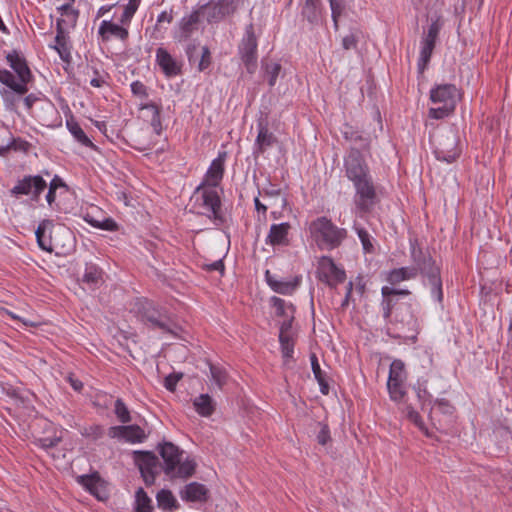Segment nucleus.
Returning <instances> with one entry per match:
<instances>
[{
	"mask_svg": "<svg viewBox=\"0 0 512 512\" xmlns=\"http://www.w3.org/2000/svg\"><path fill=\"white\" fill-rule=\"evenodd\" d=\"M448 116V103L433 105L429 109L431 119H444Z\"/></svg>",
	"mask_w": 512,
	"mask_h": 512,
	"instance_id": "obj_48",
	"label": "nucleus"
},
{
	"mask_svg": "<svg viewBox=\"0 0 512 512\" xmlns=\"http://www.w3.org/2000/svg\"><path fill=\"white\" fill-rule=\"evenodd\" d=\"M210 374L212 381L217 385L218 388H222L227 382L226 369L219 365H209Z\"/></svg>",
	"mask_w": 512,
	"mask_h": 512,
	"instance_id": "obj_43",
	"label": "nucleus"
},
{
	"mask_svg": "<svg viewBox=\"0 0 512 512\" xmlns=\"http://www.w3.org/2000/svg\"><path fill=\"white\" fill-rule=\"evenodd\" d=\"M295 341L280 342L281 352L283 358L288 361L293 358Z\"/></svg>",
	"mask_w": 512,
	"mask_h": 512,
	"instance_id": "obj_56",
	"label": "nucleus"
},
{
	"mask_svg": "<svg viewBox=\"0 0 512 512\" xmlns=\"http://www.w3.org/2000/svg\"><path fill=\"white\" fill-rule=\"evenodd\" d=\"M142 320L151 329H158L162 333L176 334V325L172 320L150 303H146L143 308Z\"/></svg>",
	"mask_w": 512,
	"mask_h": 512,
	"instance_id": "obj_11",
	"label": "nucleus"
},
{
	"mask_svg": "<svg viewBox=\"0 0 512 512\" xmlns=\"http://www.w3.org/2000/svg\"><path fill=\"white\" fill-rule=\"evenodd\" d=\"M343 170L355 190V214L362 217L370 213L377 202V192L369 165L359 149L351 148L344 156Z\"/></svg>",
	"mask_w": 512,
	"mask_h": 512,
	"instance_id": "obj_1",
	"label": "nucleus"
},
{
	"mask_svg": "<svg viewBox=\"0 0 512 512\" xmlns=\"http://www.w3.org/2000/svg\"><path fill=\"white\" fill-rule=\"evenodd\" d=\"M158 506L162 509L174 511L179 507V503L173 493L168 489L160 490L156 495Z\"/></svg>",
	"mask_w": 512,
	"mask_h": 512,
	"instance_id": "obj_37",
	"label": "nucleus"
},
{
	"mask_svg": "<svg viewBox=\"0 0 512 512\" xmlns=\"http://www.w3.org/2000/svg\"><path fill=\"white\" fill-rule=\"evenodd\" d=\"M225 158L226 153L223 152L212 160L199 185L215 189L220 187L225 172Z\"/></svg>",
	"mask_w": 512,
	"mask_h": 512,
	"instance_id": "obj_17",
	"label": "nucleus"
},
{
	"mask_svg": "<svg viewBox=\"0 0 512 512\" xmlns=\"http://www.w3.org/2000/svg\"><path fill=\"white\" fill-rule=\"evenodd\" d=\"M440 29L441 25L438 21L432 22L421 40L420 56L417 64L420 73H423L430 61Z\"/></svg>",
	"mask_w": 512,
	"mask_h": 512,
	"instance_id": "obj_13",
	"label": "nucleus"
},
{
	"mask_svg": "<svg viewBox=\"0 0 512 512\" xmlns=\"http://www.w3.org/2000/svg\"><path fill=\"white\" fill-rule=\"evenodd\" d=\"M258 41L252 23L246 26L244 36L239 44L238 51L242 62L248 72L252 73L257 63Z\"/></svg>",
	"mask_w": 512,
	"mask_h": 512,
	"instance_id": "obj_10",
	"label": "nucleus"
},
{
	"mask_svg": "<svg viewBox=\"0 0 512 512\" xmlns=\"http://www.w3.org/2000/svg\"><path fill=\"white\" fill-rule=\"evenodd\" d=\"M358 40L353 33H350L342 38V47L344 50L355 49L357 47Z\"/></svg>",
	"mask_w": 512,
	"mask_h": 512,
	"instance_id": "obj_59",
	"label": "nucleus"
},
{
	"mask_svg": "<svg viewBox=\"0 0 512 512\" xmlns=\"http://www.w3.org/2000/svg\"><path fill=\"white\" fill-rule=\"evenodd\" d=\"M60 441V438L53 437V438H42L39 440L41 447L45 449L52 448L58 444Z\"/></svg>",
	"mask_w": 512,
	"mask_h": 512,
	"instance_id": "obj_61",
	"label": "nucleus"
},
{
	"mask_svg": "<svg viewBox=\"0 0 512 512\" xmlns=\"http://www.w3.org/2000/svg\"><path fill=\"white\" fill-rule=\"evenodd\" d=\"M198 10H200V15L203 14L206 17L208 23H217L234 13L235 7L229 0H219L204 4Z\"/></svg>",
	"mask_w": 512,
	"mask_h": 512,
	"instance_id": "obj_15",
	"label": "nucleus"
},
{
	"mask_svg": "<svg viewBox=\"0 0 512 512\" xmlns=\"http://www.w3.org/2000/svg\"><path fill=\"white\" fill-rule=\"evenodd\" d=\"M311 239L320 250H333L338 248L347 237V230L339 227L333 221L320 216L308 225Z\"/></svg>",
	"mask_w": 512,
	"mask_h": 512,
	"instance_id": "obj_5",
	"label": "nucleus"
},
{
	"mask_svg": "<svg viewBox=\"0 0 512 512\" xmlns=\"http://www.w3.org/2000/svg\"><path fill=\"white\" fill-rule=\"evenodd\" d=\"M331 16L335 30L338 29V19L341 16L343 5L342 0H329Z\"/></svg>",
	"mask_w": 512,
	"mask_h": 512,
	"instance_id": "obj_49",
	"label": "nucleus"
},
{
	"mask_svg": "<svg viewBox=\"0 0 512 512\" xmlns=\"http://www.w3.org/2000/svg\"><path fill=\"white\" fill-rule=\"evenodd\" d=\"M353 230L357 234L361 244L362 249L365 254H371L374 252V245H373V237L370 235V233L363 227L359 226L357 223H354Z\"/></svg>",
	"mask_w": 512,
	"mask_h": 512,
	"instance_id": "obj_38",
	"label": "nucleus"
},
{
	"mask_svg": "<svg viewBox=\"0 0 512 512\" xmlns=\"http://www.w3.org/2000/svg\"><path fill=\"white\" fill-rule=\"evenodd\" d=\"M280 71L281 65L279 63H272L266 67L269 86L273 87L276 84Z\"/></svg>",
	"mask_w": 512,
	"mask_h": 512,
	"instance_id": "obj_51",
	"label": "nucleus"
},
{
	"mask_svg": "<svg viewBox=\"0 0 512 512\" xmlns=\"http://www.w3.org/2000/svg\"><path fill=\"white\" fill-rule=\"evenodd\" d=\"M108 435L111 438H116L132 444L142 443L147 438V434L144 429L135 424L110 427Z\"/></svg>",
	"mask_w": 512,
	"mask_h": 512,
	"instance_id": "obj_18",
	"label": "nucleus"
},
{
	"mask_svg": "<svg viewBox=\"0 0 512 512\" xmlns=\"http://www.w3.org/2000/svg\"><path fill=\"white\" fill-rule=\"evenodd\" d=\"M140 110H148L151 112L150 125L155 134L160 135L162 132L161 111L160 107L153 102L141 103Z\"/></svg>",
	"mask_w": 512,
	"mask_h": 512,
	"instance_id": "obj_33",
	"label": "nucleus"
},
{
	"mask_svg": "<svg viewBox=\"0 0 512 512\" xmlns=\"http://www.w3.org/2000/svg\"><path fill=\"white\" fill-rule=\"evenodd\" d=\"M381 294V309L383 317L385 319H389L392 315V309L396 304L394 297L397 295H409L410 291L407 289H397L389 286H383L381 288Z\"/></svg>",
	"mask_w": 512,
	"mask_h": 512,
	"instance_id": "obj_25",
	"label": "nucleus"
},
{
	"mask_svg": "<svg viewBox=\"0 0 512 512\" xmlns=\"http://www.w3.org/2000/svg\"><path fill=\"white\" fill-rule=\"evenodd\" d=\"M275 141L276 139L274 135L271 132H269L267 127L259 125L258 135L256 137L254 144V153H263L268 147L272 146Z\"/></svg>",
	"mask_w": 512,
	"mask_h": 512,
	"instance_id": "obj_30",
	"label": "nucleus"
},
{
	"mask_svg": "<svg viewBox=\"0 0 512 512\" xmlns=\"http://www.w3.org/2000/svg\"><path fill=\"white\" fill-rule=\"evenodd\" d=\"M79 16L78 10H72L69 11L65 16H62L61 18L57 19L56 23H60L61 29H66L68 27H75L77 23V19Z\"/></svg>",
	"mask_w": 512,
	"mask_h": 512,
	"instance_id": "obj_46",
	"label": "nucleus"
},
{
	"mask_svg": "<svg viewBox=\"0 0 512 512\" xmlns=\"http://www.w3.org/2000/svg\"><path fill=\"white\" fill-rule=\"evenodd\" d=\"M141 0H128V3L124 6V10L119 18V22L124 25H130L133 16L140 6Z\"/></svg>",
	"mask_w": 512,
	"mask_h": 512,
	"instance_id": "obj_42",
	"label": "nucleus"
},
{
	"mask_svg": "<svg viewBox=\"0 0 512 512\" xmlns=\"http://www.w3.org/2000/svg\"><path fill=\"white\" fill-rule=\"evenodd\" d=\"M310 362H311V368H312L313 375L319 384L320 392L323 395H328L330 389H329V384H328V380H327V375L324 371H322L319 361H318V358L315 354L310 355Z\"/></svg>",
	"mask_w": 512,
	"mask_h": 512,
	"instance_id": "obj_32",
	"label": "nucleus"
},
{
	"mask_svg": "<svg viewBox=\"0 0 512 512\" xmlns=\"http://www.w3.org/2000/svg\"><path fill=\"white\" fill-rule=\"evenodd\" d=\"M46 187L47 183L42 176L28 175L18 180L10 192L14 196L26 195L32 200H38Z\"/></svg>",
	"mask_w": 512,
	"mask_h": 512,
	"instance_id": "obj_12",
	"label": "nucleus"
},
{
	"mask_svg": "<svg viewBox=\"0 0 512 512\" xmlns=\"http://www.w3.org/2000/svg\"><path fill=\"white\" fill-rule=\"evenodd\" d=\"M301 14L311 24H317L321 20V8L319 0H303Z\"/></svg>",
	"mask_w": 512,
	"mask_h": 512,
	"instance_id": "obj_29",
	"label": "nucleus"
},
{
	"mask_svg": "<svg viewBox=\"0 0 512 512\" xmlns=\"http://www.w3.org/2000/svg\"><path fill=\"white\" fill-rule=\"evenodd\" d=\"M182 374L181 373H170L164 378V387L170 391L174 392L176 389V386L178 382L181 380Z\"/></svg>",
	"mask_w": 512,
	"mask_h": 512,
	"instance_id": "obj_52",
	"label": "nucleus"
},
{
	"mask_svg": "<svg viewBox=\"0 0 512 512\" xmlns=\"http://www.w3.org/2000/svg\"><path fill=\"white\" fill-rule=\"evenodd\" d=\"M134 510L135 512H152L153 510L151 499L142 487L135 492Z\"/></svg>",
	"mask_w": 512,
	"mask_h": 512,
	"instance_id": "obj_39",
	"label": "nucleus"
},
{
	"mask_svg": "<svg viewBox=\"0 0 512 512\" xmlns=\"http://www.w3.org/2000/svg\"><path fill=\"white\" fill-rule=\"evenodd\" d=\"M211 64V53H210V50L208 47H203L202 48V55H201V59L198 63V70L199 71H204L205 69H207Z\"/></svg>",
	"mask_w": 512,
	"mask_h": 512,
	"instance_id": "obj_55",
	"label": "nucleus"
},
{
	"mask_svg": "<svg viewBox=\"0 0 512 512\" xmlns=\"http://www.w3.org/2000/svg\"><path fill=\"white\" fill-rule=\"evenodd\" d=\"M200 22V10L193 9L184 15L174 27L172 37L176 42L187 41L197 30Z\"/></svg>",
	"mask_w": 512,
	"mask_h": 512,
	"instance_id": "obj_14",
	"label": "nucleus"
},
{
	"mask_svg": "<svg viewBox=\"0 0 512 512\" xmlns=\"http://www.w3.org/2000/svg\"><path fill=\"white\" fill-rule=\"evenodd\" d=\"M259 194H262L265 197H278L281 194V188L269 183L267 187L263 188L262 191H259Z\"/></svg>",
	"mask_w": 512,
	"mask_h": 512,
	"instance_id": "obj_60",
	"label": "nucleus"
},
{
	"mask_svg": "<svg viewBox=\"0 0 512 512\" xmlns=\"http://www.w3.org/2000/svg\"><path fill=\"white\" fill-rule=\"evenodd\" d=\"M28 147H29V143L27 141L21 140V139H13L9 143V145H7L6 147L0 148V154L3 155L10 148H12L14 150L27 151Z\"/></svg>",
	"mask_w": 512,
	"mask_h": 512,
	"instance_id": "obj_54",
	"label": "nucleus"
},
{
	"mask_svg": "<svg viewBox=\"0 0 512 512\" xmlns=\"http://www.w3.org/2000/svg\"><path fill=\"white\" fill-rule=\"evenodd\" d=\"M84 220L91 225L94 228L114 232L118 230V224L115 222L114 219L111 217H104L103 219L99 220L95 218L90 213H87L84 216Z\"/></svg>",
	"mask_w": 512,
	"mask_h": 512,
	"instance_id": "obj_34",
	"label": "nucleus"
},
{
	"mask_svg": "<svg viewBox=\"0 0 512 512\" xmlns=\"http://www.w3.org/2000/svg\"><path fill=\"white\" fill-rule=\"evenodd\" d=\"M60 187H65V184H64L63 180H62L60 177L55 176V177L51 180V182H50V184H49V188H50L51 190H57V189H58V188H60Z\"/></svg>",
	"mask_w": 512,
	"mask_h": 512,
	"instance_id": "obj_64",
	"label": "nucleus"
},
{
	"mask_svg": "<svg viewBox=\"0 0 512 512\" xmlns=\"http://www.w3.org/2000/svg\"><path fill=\"white\" fill-rule=\"evenodd\" d=\"M421 327V309L417 303L402 304L395 314L392 332L389 334L398 339L416 342Z\"/></svg>",
	"mask_w": 512,
	"mask_h": 512,
	"instance_id": "obj_4",
	"label": "nucleus"
},
{
	"mask_svg": "<svg viewBox=\"0 0 512 512\" xmlns=\"http://www.w3.org/2000/svg\"><path fill=\"white\" fill-rule=\"evenodd\" d=\"M114 413L121 423H128L131 421L130 411L121 398H118L115 401Z\"/></svg>",
	"mask_w": 512,
	"mask_h": 512,
	"instance_id": "obj_44",
	"label": "nucleus"
},
{
	"mask_svg": "<svg viewBox=\"0 0 512 512\" xmlns=\"http://www.w3.org/2000/svg\"><path fill=\"white\" fill-rule=\"evenodd\" d=\"M404 413L410 422H412L419 430L427 434V429L423 419L412 406H406Z\"/></svg>",
	"mask_w": 512,
	"mask_h": 512,
	"instance_id": "obj_45",
	"label": "nucleus"
},
{
	"mask_svg": "<svg viewBox=\"0 0 512 512\" xmlns=\"http://www.w3.org/2000/svg\"><path fill=\"white\" fill-rule=\"evenodd\" d=\"M82 281L89 289H96L103 281V271L94 263H86Z\"/></svg>",
	"mask_w": 512,
	"mask_h": 512,
	"instance_id": "obj_28",
	"label": "nucleus"
},
{
	"mask_svg": "<svg viewBox=\"0 0 512 512\" xmlns=\"http://www.w3.org/2000/svg\"><path fill=\"white\" fill-rule=\"evenodd\" d=\"M430 101L433 105L448 103V84L437 85L431 89Z\"/></svg>",
	"mask_w": 512,
	"mask_h": 512,
	"instance_id": "obj_41",
	"label": "nucleus"
},
{
	"mask_svg": "<svg viewBox=\"0 0 512 512\" xmlns=\"http://www.w3.org/2000/svg\"><path fill=\"white\" fill-rule=\"evenodd\" d=\"M94 76L90 80V85L95 88H101L107 84V80L109 78L108 74L105 72H99L98 70L93 71Z\"/></svg>",
	"mask_w": 512,
	"mask_h": 512,
	"instance_id": "obj_53",
	"label": "nucleus"
},
{
	"mask_svg": "<svg viewBox=\"0 0 512 512\" xmlns=\"http://www.w3.org/2000/svg\"><path fill=\"white\" fill-rule=\"evenodd\" d=\"M410 246L413 265L390 270L387 273L386 281L391 285H396L403 281L414 279L419 273H421L427 277L429 284L431 285L432 297L435 300L442 302L443 291L438 266L430 256H426L422 252L416 242H411Z\"/></svg>",
	"mask_w": 512,
	"mask_h": 512,
	"instance_id": "obj_2",
	"label": "nucleus"
},
{
	"mask_svg": "<svg viewBox=\"0 0 512 512\" xmlns=\"http://www.w3.org/2000/svg\"><path fill=\"white\" fill-rule=\"evenodd\" d=\"M295 341L293 331H279V342H292Z\"/></svg>",
	"mask_w": 512,
	"mask_h": 512,
	"instance_id": "obj_62",
	"label": "nucleus"
},
{
	"mask_svg": "<svg viewBox=\"0 0 512 512\" xmlns=\"http://www.w3.org/2000/svg\"><path fill=\"white\" fill-rule=\"evenodd\" d=\"M159 454L163 460V471L171 479H187L195 473L196 463L186 457L184 452L171 442L159 445Z\"/></svg>",
	"mask_w": 512,
	"mask_h": 512,
	"instance_id": "obj_6",
	"label": "nucleus"
},
{
	"mask_svg": "<svg viewBox=\"0 0 512 512\" xmlns=\"http://www.w3.org/2000/svg\"><path fill=\"white\" fill-rule=\"evenodd\" d=\"M66 128L71 133L73 138L80 143L82 146L88 147L90 149L96 150V145L89 139V137L85 134L79 123L74 119L73 116L66 119Z\"/></svg>",
	"mask_w": 512,
	"mask_h": 512,
	"instance_id": "obj_27",
	"label": "nucleus"
},
{
	"mask_svg": "<svg viewBox=\"0 0 512 512\" xmlns=\"http://www.w3.org/2000/svg\"><path fill=\"white\" fill-rule=\"evenodd\" d=\"M155 61L167 78H172L181 74V63L178 62L165 48H157Z\"/></svg>",
	"mask_w": 512,
	"mask_h": 512,
	"instance_id": "obj_20",
	"label": "nucleus"
},
{
	"mask_svg": "<svg viewBox=\"0 0 512 512\" xmlns=\"http://www.w3.org/2000/svg\"><path fill=\"white\" fill-rule=\"evenodd\" d=\"M131 92L134 96L141 98V99H147L148 98V89L144 83H142L139 80L133 81L130 84Z\"/></svg>",
	"mask_w": 512,
	"mask_h": 512,
	"instance_id": "obj_50",
	"label": "nucleus"
},
{
	"mask_svg": "<svg viewBox=\"0 0 512 512\" xmlns=\"http://www.w3.org/2000/svg\"><path fill=\"white\" fill-rule=\"evenodd\" d=\"M79 483L98 499L102 500L105 497L104 485L99 476L95 474L82 475L79 477Z\"/></svg>",
	"mask_w": 512,
	"mask_h": 512,
	"instance_id": "obj_26",
	"label": "nucleus"
},
{
	"mask_svg": "<svg viewBox=\"0 0 512 512\" xmlns=\"http://www.w3.org/2000/svg\"><path fill=\"white\" fill-rule=\"evenodd\" d=\"M270 303L274 307L276 315L280 317L294 318L295 307L292 303L285 301L282 298L273 296L270 298Z\"/></svg>",
	"mask_w": 512,
	"mask_h": 512,
	"instance_id": "obj_36",
	"label": "nucleus"
},
{
	"mask_svg": "<svg viewBox=\"0 0 512 512\" xmlns=\"http://www.w3.org/2000/svg\"><path fill=\"white\" fill-rule=\"evenodd\" d=\"M193 406L202 417H210L215 410V403L209 394H200L193 400Z\"/></svg>",
	"mask_w": 512,
	"mask_h": 512,
	"instance_id": "obj_31",
	"label": "nucleus"
},
{
	"mask_svg": "<svg viewBox=\"0 0 512 512\" xmlns=\"http://www.w3.org/2000/svg\"><path fill=\"white\" fill-rule=\"evenodd\" d=\"M291 224L282 222L272 224L265 238V243L272 247H286L290 244Z\"/></svg>",
	"mask_w": 512,
	"mask_h": 512,
	"instance_id": "obj_21",
	"label": "nucleus"
},
{
	"mask_svg": "<svg viewBox=\"0 0 512 512\" xmlns=\"http://www.w3.org/2000/svg\"><path fill=\"white\" fill-rule=\"evenodd\" d=\"M192 209L208 217L215 225L224 223L221 198L218 189L198 185L192 195Z\"/></svg>",
	"mask_w": 512,
	"mask_h": 512,
	"instance_id": "obj_7",
	"label": "nucleus"
},
{
	"mask_svg": "<svg viewBox=\"0 0 512 512\" xmlns=\"http://www.w3.org/2000/svg\"><path fill=\"white\" fill-rule=\"evenodd\" d=\"M35 235L37 243L42 250L52 252L55 249L51 235L47 234V224L45 222L38 225Z\"/></svg>",
	"mask_w": 512,
	"mask_h": 512,
	"instance_id": "obj_35",
	"label": "nucleus"
},
{
	"mask_svg": "<svg viewBox=\"0 0 512 512\" xmlns=\"http://www.w3.org/2000/svg\"><path fill=\"white\" fill-rule=\"evenodd\" d=\"M265 280L268 286L278 294L292 295L299 286L300 279L295 277L293 279H283L271 274L269 270L265 272Z\"/></svg>",
	"mask_w": 512,
	"mask_h": 512,
	"instance_id": "obj_22",
	"label": "nucleus"
},
{
	"mask_svg": "<svg viewBox=\"0 0 512 512\" xmlns=\"http://www.w3.org/2000/svg\"><path fill=\"white\" fill-rule=\"evenodd\" d=\"M6 61L16 76L7 69H0V83L10 88L18 96L28 92V83L33 75L22 53L12 50L6 54Z\"/></svg>",
	"mask_w": 512,
	"mask_h": 512,
	"instance_id": "obj_3",
	"label": "nucleus"
},
{
	"mask_svg": "<svg viewBox=\"0 0 512 512\" xmlns=\"http://www.w3.org/2000/svg\"><path fill=\"white\" fill-rule=\"evenodd\" d=\"M49 47L58 53L60 59L63 62L69 64L72 61L69 37L64 29L60 28V23H56V36L54 39V44H50Z\"/></svg>",
	"mask_w": 512,
	"mask_h": 512,
	"instance_id": "obj_24",
	"label": "nucleus"
},
{
	"mask_svg": "<svg viewBox=\"0 0 512 512\" xmlns=\"http://www.w3.org/2000/svg\"><path fill=\"white\" fill-rule=\"evenodd\" d=\"M32 115L37 118L40 124L46 127H54L61 124V117L57 108L45 97L43 100H40Z\"/></svg>",
	"mask_w": 512,
	"mask_h": 512,
	"instance_id": "obj_19",
	"label": "nucleus"
},
{
	"mask_svg": "<svg viewBox=\"0 0 512 512\" xmlns=\"http://www.w3.org/2000/svg\"><path fill=\"white\" fill-rule=\"evenodd\" d=\"M179 496L184 502L204 503L209 498V490L202 483L190 482L179 491Z\"/></svg>",
	"mask_w": 512,
	"mask_h": 512,
	"instance_id": "obj_23",
	"label": "nucleus"
},
{
	"mask_svg": "<svg viewBox=\"0 0 512 512\" xmlns=\"http://www.w3.org/2000/svg\"><path fill=\"white\" fill-rule=\"evenodd\" d=\"M449 95H450V103L451 102H455L456 100H460L462 95L460 93V91L453 85H450V92H449ZM453 107L452 105L450 104V112L452 111Z\"/></svg>",
	"mask_w": 512,
	"mask_h": 512,
	"instance_id": "obj_63",
	"label": "nucleus"
},
{
	"mask_svg": "<svg viewBox=\"0 0 512 512\" xmlns=\"http://www.w3.org/2000/svg\"><path fill=\"white\" fill-rule=\"evenodd\" d=\"M331 440L330 430L326 424L321 425V429L317 434V442L320 445H326Z\"/></svg>",
	"mask_w": 512,
	"mask_h": 512,
	"instance_id": "obj_57",
	"label": "nucleus"
},
{
	"mask_svg": "<svg viewBox=\"0 0 512 512\" xmlns=\"http://www.w3.org/2000/svg\"><path fill=\"white\" fill-rule=\"evenodd\" d=\"M42 94H28L22 99L24 108L32 115L35 108L39 105L40 100H43Z\"/></svg>",
	"mask_w": 512,
	"mask_h": 512,
	"instance_id": "obj_47",
	"label": "nucleus"
},
{
	"mask_svg": "<svg viewBox=\"0 0 512 512\" xmlns=\"http://www.w3.org/2000/svg\"><path fill=\"white\" fill-rule=\"evenodd\" d=\"M343 137L347 141H351V142H354V143H359L360 147L363 150H368L370 148V145H371L370 137L363 136L358 131H354L352 129V127H347V129L345 131H343Z\"/></svg>",
	"mask_w": 512,
	"mask_h": 512,
	"instance_id": "obj_40",
	"label": "nucleus"
},
{
	"mask_svg": "<svg viewBox=\"0 0 512 512\" xmlns=\"http://www.w3.org/2000/svg\"><path fill=\"white\" fill-rule=\"evenodd\" d=\"M317 278L331 288L337 287L346 280V272L336 265L329 256H322L317 263Z\"/></svg>",
	"mask_w": 512,
	"mask_h": 512,
	"instance_id": "obj_9",
	"label": "nucleus"
},
{
	"mask_svg": "<svg viewBox=\"0 0 512 512\" xmlns=\"http://www.w3.org/2000/svg\"><path fill=\"white\" fill-rule=\"evenodd\" d=\"M129 25H124L121 22H113L112 20H102L98 30L97 36L101 42H109L112 38L125 42L129 37Z\"/></svg>",
	"mask_w": 512,
	"mask_h": 512,
	"instance_id": "obj_16",
	"label": "nucleus"
},
{
	"mask_svg": "<svg viewBox=\"0 0 512 512\" xmlns=\"http://www.w3.org/2000/svg\"><path fill=\"white\" fill-rule=\"evenodd\" d=\"M406 371L404 363L395 359L392 361L387 380L389 397L394 402H400L406 395Z\"/></svg>",
	"mask_w": 512,
	"mask_h": 512,
	"instance_id": "obj_8",
	"label": "nucleus"
},
{
	"mask_svg": "<svg viewBox=\"0 0 512 512\" xmlns=\"http://www.w3.org/2000/svg\"><path fill=\"white\" fill-rule=\"evenodd\" d=\"M172 21H173V10L172 9H170L169 11L164 10L161 13L158 14L154 30L157 31L158 30V26L161 23H164V22L171 23Z\"/></svg>",
	"mask_w": 512,
	"mask_h": 512,
	"instance_id": "obj_58",
	"label": "nucleus"
}]
</instances>
